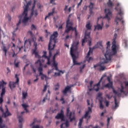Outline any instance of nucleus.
I'll use <instances>...</instances> for the list:
<instances>
[{"mask_svg":"<svg viewBox=\"0 0 128 128\" xmlns=\"http://www.w3.org/2000/svg\"><path fill=\"white\" fill-rule=\"evenodd\" d=\"M114 106H112V110H116L118 108V101L116 100V98L114 97Z\"/></svg>","mask_w":128,"mask_h":128,"instance_id":"26","label":"nucleus"},{"mask_svg":"<svg viewBox=\"0 0 128 128\" xmlns=\"http://www.w3.org/2000/svg\"><path fill=\"white\" fill-rule=\"evenodd\" d=\"M118 90H119L120 93H118L116 90H114V89L113 90L114 94H116L118 96H122V94H126V91H124V86L122 84H120V88H118Z\"/></svg>","mask_w":128,"mask_h":128,"instance_id":"12","label":"nucleus"},{"mask_svg":"<svg viewBox=\"0 0 128 128\" xmlns=\"http://www.w3.org/2000/svg\"><path fill=\"white\" fill-rule=\"evenodd\" d=\"M42 38V36H40L38 40L39 42H44V40Z\"/></svg>","mask_w":128,"mask_h":128,"instance_id":"60","label":"nucleus"},{"mask_svg":"<svg viewBox=\"0 0 128 128\" xmlns=\"http://www.w3.org/2000/svg\"><path fill=\"white\" fill-rule=\"evenodd\" d=\"M30 6V2H28L26 4H24V11L22 12V14L18 16L19 21L18 24H16V28L15 30L13 32L12 34L14 36H16V32L18 30V26L22 24H22H26L28 20H30V18L28 17V6Z\"/></svg>","mask_w":128,"mask_h":128,"instance_id":"2","label":"nucleus"},{"mask_svg":"<svg viewBox=\"0 0 128 128\" xmlns=\"http://www.w3.org/2000/svg\"><path fill=\"white\" fill-rule=\"evenodd\" d=\"M31 30H36V26L34 24H32L31 26Z\"/></svg>","mask_w":128,"mask_h":128,"instance_id":"53","label":"nucleus"},{"mask_svg":"<svg viewBox=\"0 0 128 128\" xmlns=\"http://www.w3.org/2000/svg\"><path fill=\"white\" fill-rule=\"evenodd\" d=\"M60 76V72L54 73V76Z\"/></svg>","mask_w":128,"mask_h":128,"instance_id":"52","label":"nucleus"},{"mask_svg":"<svg viewBox=\"0 0 128 128\" xmlns=\"http://www.w3.org/2000/svg\"><path fill=\"white\" fill-rule=\"evenodd\" d=\"M36 122H40V121H38V120H36V118H34L33 122L31 124L30 126H34V124Z\"/></svg>","mask_w":128,"mask_h":128,"instance_id":"43","label":"nucleus"},{"mask_svg":"<svg viewBox=\"0 0 128 128\" xmlns=\"http://www.w3.org/2000/svg\"><path fill=\"white\" fill-rule=\"evenodd\" d=\"M92 53V48H90V50L87 54V56L86 57V60L88 62H90L91 60H92V58L90 57V54Z\"/></svg>","mask_w":128,"mask_h":128,"instance_id":"21","label":"nucleus"},{"mask_svg":"<svg viewBox=\"0 0 128 128\" xmlns=\"http://www.w3.org/2000/svg\"><path fill=\"white\" fill-rule=\"evenodd\" d=\"M102 96V92L98 93V98H100V96Z\"/></svg>","mask_w":128,"mask_h":128,"instance_id":"61","label":"nucleus"},{"mask_svg":"<svg viewBox=\"0 0 128 128\" xmlns=\"http://www.w3.org/2000/svg\"><path fill=\"white\" fill-rule=\"evenodd\" d=\"M22 106L24 108V110L26 111V112H28V110L27 108H28V106L26 104H22Z\"/></svg>","mask_w":128,"mask_h":128,"instance_id":"32","label":"nucleus"},{"mask_svg":"<svg viewBox=\"0 0 128 128\" xmlns=\"http://www.w3.org/2000/svg\"><path fill=\"white\" fill-rule=\"evenodd\" d=\"M104 104H105L106 106L108 107V106H110V102L105 100L104 102Z\"/></svg>","mask_w":128,"mask_h":128,"instance_id":"51","label":"nucleus"},{"mask_svg":"<svg viewBox=\"0 0 128 128\" xmlns=\"http://www.w3.org/2000/svg\"><path fill=\"white\" fill-rule=\"evenodd\" d=\"M106 60V58L105 57V59L104 58V62H102V63H100L99 64H97L96 65H94V68L96 70H104V69L106 68V67L104 66H102V64H108V62L104 63V60Z\"/></svg>","mask_w":128,"mask_h":128,"instance_id":"15","label":"nucleus"},{"mask_svg":"<svg viewBox=\"0 0 128 128\" xmlns=\"http://www.w3.org/2000/svg\"><path fill=\"white\" fill-rule=\"evenodd\" d=\"M92 104H90V106L88 107V110L86 111L83 117H82L80 120V122H84V118H86L87 120H88L90 118V114L92 112Z\"/></svg>","mask_w":128,"mask_h":128,"instance_id":"7","label":"nucleus"},{"mask_svg":"<svg viewBox=\"0 0 128 128\" xmlns=\"http://www.w3.org/2000/svg\"><path fill=\"white\" fill-rule=\"evenodd\" d=\"M39 64V67L38 68V72H39V75L40 76H44V74H42V62H40V60H38L36 62H35V64Z\"/></svg>","mask_w":128,"mask_h":128,"instance_id":"16","label":"nucleus"},{"mask_svg":"<svg viewBox=\"0 0 128 128\" xmlns=\"http://www.w3.org/2000/svg\"><path fill=\"white\" fill-rule=\"evenodd\" d=\"M99 102H100V110H103L104 106V104H102V100H99Z\"/></svg>","mask_w":128,"mask_h":128,"instance_id":"39","label":"nucleus"},{"mask_svg":"<svg viewBox=\"0 0 128 128\" xmlns=\"http://www.w3.org/2000/svg\"><path fill=\"white\" fill-rule=\"evenodd\" d=\"M60 88V84L58 83L56 86H55V88L54 90H58Z\"/></svg>","mask_w":128,"mask_h":128,"instance_id":"47","label":"nucleus"},{"mask_svg":"<svg viewBox=\"0 0 128 128\" xmlns=\"http://www.w3.org/2000/svg\"><path fill=\"white\" fill-rule=\"evenodd\" d=\"M52 66H54V67H56V66H58V64L56 62V59L52 58Z\"/></svg>","mask_w":128,"mask_h":128,"instance_id":"42","label":"nucleus"},{"mask_svg":"<svg viewBox=\"0 0 128 128\" xmlns=\"http://www.w3.org/2000/svg\"><path fill=\"white\" fill-rule=\"evenodd\" d=\"M7 70H8V72H7V74H10V68L7 67Z\"/></svg>","mask_w":128,"mask_h":128,"instance_id":"59","label":"nucleus"},{"mask_svg":"<svg viewBox=\"0 0 128 128\" xmlns=\"http://www.w3.org/2000/svg\"><path fill=\"white\" fill-rule=\"evenodd\" d=\"M56 70H58L59 72H61L62 74H64V72L62 70H58V66H56L54 67Z\"/></svg>","mask_w":128,"mask_h":128,"instance_id":"50","label":"nucleus"},{"mask_svg":"<svg viewBox=\"0 0 128 128\" xmlns=\"http://www.w3.org/2000/svg\"><path fill=\"white\" fill-rule=\"evenodd\" d=\"M115 10H117V12H118V14H119L120 16V18H119L118 16H116L115 18L114 22L118 26V22H120V20H122L124 18V17L122 16H124V10L122 8V7L120 6V4L118 3L117 4L116 7L115 8Z\"/></svg>","mask_w":128,"mask_h":128,"instance_id":"6","label":"nucleus"},{"mask_svg":"<svg viewBox=\"0 0 128 128\" xmlns=\"http://www.w3.org/2000/svg\"><path fill=\"white\" fill-rule=\"evenodd\" d=\"M86 42H88V46H92V38H90V32L87 33L85 32V36L84 38L82 40V46H84V44Z\"/></svg>","mask_w":128,"mask_h":128,"instance_id":"9","label":"nucleus"},{"mask_svg":"<svg viewBox=\"0 0 128 128\" xmlns=\"http://www.w3.org/2000/svg\"><path fill=\"white\" fill-rule=\"evenodd\" d=\"M5 94H6V88H2V92H1V96H4Z\"/></svg>","mask_w":128,"mask_h":128,"instance_id":"41","label":"nucleus"},{"mask_svg":"<svg viewBox=\"0 0 128 128\" xmlns=\"http://www.w3.org/2000/svg\"><path fill=\"white\" fill-rule=\"evenodd\" d=\"M56 120H61L62 122L64 120V110H61L60 113H58L57 116H56Z\"/></svg>","mask_w":128,"mask_h":128,"instance_id":"19","label":"nucleus"},{"mask_svg":"<svg viewBox=\"0 0 128 128\" xmlns=\"http://www.w3.org/2000/svg\"><path fill=\"white\" fill-rule=\"evenodd\" d=\"M65 126L66 127H64V126ZM70 126V122H68V120H66V122L62 123L60 125V128H68Z\"/></svg>","mask_w":128,"mask_h":128,"instance_id":"25","label":"nucleus"},{"mask_svg":"<svg viewBox=\"0 0 128 128\" xmlns=\"http://www.w3.org/2000/svg\"><path fill=\"white\" fill-rule=\"evenodd\" d=\"M58 36V32L56 31L53 32V34H52L50 38V42L48 45V50H49V56H46V51H43V55L41 56L42 58H46L48 62L46 64H50L52 62H50V57L52 56V50H54V46H56V38Z\"/></svg>","mask_w":128,"mask_h":128,"instance_id":"1","label":"nucleus"},{"mask_svg":"<svg viewBox=\"0 0 128 128\" xmlns=\"http://www.w3.org/2000/svg\"><path fill=\"white\" fill-rule=\"evenodd\" d=\"M66 116L67 118L70 120V122H72L76 120V116H74V112H70V108H66Z\"/></svg>","mask_w":128,"mask_h":128,"instance_id":"10","label":"nucleus"},{"mask_svg":"<svg viewBox=\"0 0 128 128\" xmlns=\"http://www.w3.org/2000/svg\"><path fill=\"white\" fill-rule=\"evenodd\" d=\"M34 8H36V0H34V4L32 6V12L30 14L31 16H34H34H38V10H35L34 11Z\"/></svg>","mask_w":128,"mask_h":128,"instance_id":"20","label":"nucleus"},{"mask_svg":"<svg viewBox=\"0 0 128 128\" xmlns=\"http://www.w3.org/2000/svg\"><path fill=\"white\" fill-rule=\"evenodd\" d=\"M60 102H62V104H64L65 102H64V98H62L60 99Z\"/></svg>","mask_w":128,"mask_h":128,"instance_id":"55","label":"nucleus"},{"mask_svg":"<svg viewBox=\"0 0 128 128\" xmlns=\"http://www.w3.org/2000/svg\"><path fill=\"white\" fill-rule=\"evenodd\" d=\"M0 84H1V86H2V88H4V86L6 85V82H4V81L2 80V82H0Z\"/></svg>","mask_w":128,"mask_h":128,"instance_id":"46","label":"nucleus"},{"mask_svg":"<svg viewBox=\"0 0 128 128\" xmlns=\"http://www.w3.org/2000/svg\"><path fill=\"white\" fill-rule=\"evenodd\" d=\"M124 44H125V46L126 48H128V40L126 39H124L123 40Z\"/></svg>","mask_w":128,"mask_h":128,"instance_id":"48","label":"nucleus"},{"mask_svg":"<svg viewBox=\"0 0 128 128\" xmlns=\"http://www.w3.org/2000/svg\"><path fill=\"white\" fill-rule=\"evenodd\" d=\"M106 52L105 54H106V52H108V50H110V41H108L106 43Z\"/></svg>","mask_w":128,"mask_h":128,"instance_id":"36","label":"nucleus"},{"mask_svg":"<svg viewBox=\"0 0 128 128\" xmlns=\"http://www.w3.org/2000/svg\"><path fill=\"white\" fill-rule=\"evenodd\" d=\"M28 44L30 46H32V41L28 39V40H26L24 42V44Z\"/></svg>","mask_w":128,"mask_h":128,"instance_id":"40","label":"nucleus"},{"mask_svg":"<svg viewBox=\"0 0 128 128\" xmlns=\"http://www.w3.org/2000/svg\"><path fill=\"white\" fill-rule=\"evenodd\" d=\"M105 88H112V82H109L105 84Z\"/></svg>","mask_w":128,"mask_h":128,"instance_id":"37","label":"nucleus"},{"mask_svg":"<svg viewBox=\"0 0 128 128\" xmlns=\"http://www.w3.org/2000/svg\"><path fill=\"white\" fill-rule=\"evenodd\" d=\"M18 120H19V123L20 124H19V128H22V122H24V118H22V116H18Z\"/></svg>","mask_w":128,"mask_h":128,"instance_id":"23","label":"nucleus"},{"mask_svg":"<svg viewBox=\"0 0 128 128\" xmlns=\"http://www.w3.org/2000/svg\"><path fill=\"white\" fill-rule=\"evenodd\" d=\"M16 60H15L14 61V64L16 68H18V66L20 64V62H16Z\"/></svg>","mask_w":128,"mask_h":128,"instance_id":"45","label":"nucleus"},{"mask_svg":"<svg viewBox=\"0 0 128 128\" xmlns=\"http://www.w3.org/2000/svg\"><path fill=\"white\" fill-rule=\"evenodd\" d=\"M32 128H40V126L38 125H36V126H33Z\"/></svg>","mask_w":128,"mask_h":128,"instance_id":"58","label":"nucleus"},{"mask_svg":"<svg viewBox=\"0 0 128 128\" xmlns=\"http://www.w3.org/2000/svg\"><path fill=\"white\" fill-rule=\"evenodd\" d=\"M28 34H30V36L32 38V40L33 42H34V49L32 50L33 52H36V50H38V43L36 42V36H34V34H32V32L28 31Z\"/></svg>","mask_w":128,"mask_h":128,"instance_id":"14","label":"nucleus"},{"mask_svg":"<svg viewBox=\"0 0 128 128\" xmlns=\"http://www.w3.org/2000/svg\"><path fill=\"white\" fill-rule=\"evenodd\" d=\"M84 68H86V64H83L82 66H80V68H81L82 70H84Z\"/></svg>","mask_w":128,"mask_h":128,"instance_id":"62","label":"nucleus"},{"mask_svg":"<svg viewBox=\"0 0 128 128\" xmlns=\"http://www.w3.org/2000/svg\"><path fill=\"white\" fill-rule=\"evenodd\" d=\"M4 102V99L2 98V96L0 98V104H2Z\"/></svg>","mask_w":128,"mask_h":128,"instance_id":"57","label":"nucleus"},{"mask_svg":"<svg viewBox=\"0 0 128 128\" xmlns=\"http://www.w3.org/2000/svg\"><path fill=\"white\" fill-rule=\"evenodd\" d=\"M54 8H53L52 12H50L48 14V15L46 16L45 20H46V18H49L50 16H54Z\"/></svg>","mask_w":128,"mask_h":128,"instance_id":"30","label":"nucleus"},{"mask_svg":"<svg viewBox=\"0 0 128 128\" xmlns=\"http://www.w3.org/2000/svg\"><path fill=\"white\" fill-rule=\"evenodd\" d=\"M89 12L90 16L94 14V12H92V8H94V4L90 2V5L89 6Z\"/></svg>","mask_w":128,"mask_h":128,"instance_id":"27","label":"nucleus"},{"mask_svg":"<svg viewBox=\"0 0 128 128\" xmlns=\"http://www.w3.org/2000/svg\"><path fill=\"white\" fill-rule=\"evenodd\" d=\"M100 18H102V17H99L98 18L97 26H94V30H102V26H104V22L102 21V25L98 24V20H100Z\"/></svg>","mask_w":128,"mask_h":128,"instance_id":"18","label":"nucleus"},{"mask_svg":"<svg viewBox=\"0 0 128 128\" xmlns=\"http://www.w3.org/2000/svg\"><path fill=\"white\" fill-rule=\"evenodd\" d=\"M102 48V42H97L96 45L94 46V48Z\"/></svg>","mask_w":128,"mask_h":128,"instance_id":"34","label":"nucleus"},{"mask_svg":"<svg viewBox=\"0 0 128 128\" xmlns=\"http://www.w3.org/2000/svg\"><path fill=\"white\" fill-rule=\"evenodd\" d=\"M72 86H74L73 84L66 86L64 90L62 91L63 94H68V92H70V90H72Z\"/></svg>","mask_w":128,"mask_h":128,"instance_id":"22","label":"nucleus"},{"mask_svg":"<svg viewBox=\"0 0 128 128\" xmlns=\"http://www.w3.org/2000/svg\"><path fill=\"white\" fill-rule=\"evenodd\" d=\"M107 4L109 8H112V6H114V4L110 0H108V2H107Z\"/></svg>","mask_w":128,"mask_h":128,"instance_id":"35","label":"nucleus"},{"mask_svg":"<svg viewBox=\"0 0 128 128\" xmlns=\"http://www.w3.org/2000/svg\"><path fill=\"white\" fill-rule=\"evenodd\" d=\"M107 80H108V81L109 82H110V76H108V77H107Z\"/></svg>","mask_w":128,"mask_h":128,"instance_id":"63","label":"nucleus"},{"mask_svg":"<svg viewBox=\"0 0 128 128\" xmlns=\"http://www.w3.org/2000/svg\"><path fill=\"white\" fill-rule=\"evenodd\" d=\"M2 49L3 52H4V56H6V52H8V49L6 48V46H4V42H2Z\"/></svg>","mask_w":128,"mask_h":128,"instance_id":"24","label":"nucleus"},{"mask_svg":"<svg viewBox=\"0 0 128 128\" xmlns=\"http://www.w3.org/2000/svg\"><path fill=\"white\" fill-rule=\"evenodd\" d=\"M33 54H34L35 58H38L39 60L42 59V56H40L38 54V52H37L36 51L33 52Z\"/></svg>","mask_w":128,"mask_h":128,"instance_id":"29","label":"nucleus"},{"mask_svg":"<svg viewBox=\"0 0 128 128\" xmlns=\"http://www.w3.org/2000/svg\"><path fill=\"white\" fill-rule=\"evenodd\" d=\"M5 108H6V110L4 112V109L2 108V106H0V110L2 112V116H4V118H8V116H12V114L10 112L8 108V106L6 105Z\"/></svg>","mask_w":128,"mask_h":128,"instance_id":"13","label":"nucleus"},{"mask_svg":"<svg viewBox=\"0 0 128 128\" xmlns=\"http://www.w3.org/2000/svg\"><path fill=\"white\" fill-rule=\"evenodd\" d=\"M46 88H48V94H50V86H48V84L45 85L44 86V88L43 89V92H46Z\"/></svg>","mask_w":128,"mask_h":128,"instance_id":"31","label":"nucleus"},{"mask_svg":"<svg viewBox=\"0 0 128 128\" xmlns=\"http://www.w3.org/2000/svg\"><path fill=\"white\" fill-rule=\"evenodd\" d=\"M78 42H74L70 48V54L72 56L73 61L72 66H78L80 64V63L78 62V61H76V54H74L78 50Z\"/></svg>","mask_w":128,"mask_h":128,"instance_id":"4","label":"nucleus"},{"mask_svg":"<svg viewBox=\"0 0 128 128\" xmlns=\"http://www.w3.org/2000/svg\"><path fill=\"white\" fill-rule=\"evenodd\" d=\"M2 118L0 117V128H4L6 127L5 125H2Z\"/></svg>","mask_w":128,"mask_h":128,"instance_id":"38","label":"nucleus"},{"mask_svg":"<svg viewBox=\"0 0 128 128\" xmlns=\"http://www.w3.org/2000/svg\"><path fill=\"white\" fill-rule=\"evenodd\" d=\"M110 120H112V117L110 116V118H108L107 119V126H108V124H110Z\"/></svg>","mask_w":128,"mask_h":128,"instance_id":"44","label":"nucleus"},{"mask_svg":"<svg viewBox=\"0 0 128 128\" xmlns=\"http://www.w3.org/2000/svg\"><path fill=\"white\" fill-rule=\"evenodd\" d=\"M22 100H26V96H28V92H22Z\"/></svg>","mask_w":128,"mask_h":128,"instance_id":"33","label":"nucleus"},{"mask_svg":"<svg viewBox=\"0 0 128 128\" xmlns=\"http://www.w3.org/2000/svg\"><path fill=\"white\" fill-rule=\"evenodd\" d=\"M104 12L106 14L104 18H107L108 20H110V18L112 16V12L110 9H105Z\"/></svg>","mask_w":128,"mask_h":128,"instance_id":"17","label":"nucleus"},{"mask_svg":"<svg viewBox=\"0 0 128 128\" xmlns=\"http://www.w3.org/2000/svg\"><path fill=\"white\" fill-rule=\"evenodd\" d=\"M13 52H14V54L12 56V58H14V56H16L18 54H16V52H14V50H13Z\"/></svg>","mask_w":128,"mask_h":128,"instance_id":"64","label":"nucleus"},{"mask_svg":"<svg viewBox=\"0 0 128 128\" xmlns=\"http://www.w3.org/2000/svg\"><path fill=\"white\" fill-rule=\"evenodd\" d=\"M18 76L19 75L17 74L15 75V78H16V82H10L9 86L10 90H12V88H16L17 84L18 86L19 84L18 82H20V78H18Z\"/></svg>","mask_w":128,"mask_h":128,"instance_id":"11","label":"nucleus"},{"mask_svg":"<svg viewBox=\"0 0 128 128\" xmlns=\"http://www.w3.org/2000/svg\"><path fill=\"white\" fill-rule=\"evenodd\" d=\"M92 84H94V81H90V86H88L90 92H92V90H96V92H98V90H100V80L97 84L94 85L93 88Z\"/></svg>","mask_w":128,"mask_h":128,"instance_id":"8","label":"nucleus"},{"mask_svg":"<svg viewBox=\"0 0 128 128\" xmlns=\"http://www.w3.org/2000/svg\"><path fill=\"white\" fill-rule=\"evenodd\" d=\"M44 78H46V76L44 74L41 76L42 80H44Z\"/></svg>","mask_w":128,"mask_h":128,"instance_id":"56","label":"nucleus"},{"mask_svg":"<svg viewBox=\"0 0 128 128\" xmlns=\"http://www.w3.org/2000/svg\"><path fill=\"white\" fill-rule=\"evenodd\" d=\"M72 22H70V19H68L66 22V26L64 34H68L72 30V32L74 31L75 36L76 38L78 36V32L76 30V27H72Z\"/></svg>","mask_w":128,"mask_h":128,"instance_id":"5","label":"nucleus"},{"mask_svg":"<svg viewBox=\"0 0 128 128\" xmlns=\"http://www.w3.org/2000/svg\"><path fill=\"white\" fill-rule=\"evenodd\" d=\"M86 28L88 30H92V24H90V21L87 22V24L86 26Z\"/></svg>","mask_w":128,"mask_h":128,"instance_id":"28","label":"nucleus"},{"mask_svg":"<svg viewBox=\"0 0 128 128\" xmlns=\"http://www.w3.org/2000/svg\"><path fill=\"white\" fill-rule=\"evenodd\" d=\"M116 34H115L114 36L113 40L112 42V50H108L107 52L104 54V56L106 60H104V62H110L112 60V56H115L118 53L116 50Z\"/></svg>","mask_w":128,"mask_h":128,"instance_id":"3","label":"nucleus"},{"mask_svg":"<svg viewBox=\"0 0 128 128\" xmlns=\"http://www.w3.org/2000/svg\"><path fill=\"white\" fill-rule=\"evenodd\" d=\"M58 54H60V52H56V53L54 54L52 58L56 59V56H58Z\"/></svg>","mask_w":128,"mask_h":128,"instance_id":"54","label":"nucleus"},{"mask_svg":"<svg viewBox=\"0 0 128 128\" xmlns=\"http://www.w3.org/2000/svg\"><path fill=\"white\" fill-rule=\"evenodd\" d=\"M68 38H72V35H67L65 38V40H68Z\"/></svg>","mask_w":128,"mask_h":128,"instance_id":"49","label":"nucleus"}]
</instances>
